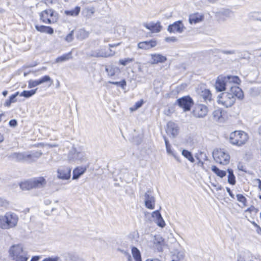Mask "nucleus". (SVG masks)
<instances>
[{
    "label": "nucleus",
    "mask_w": 261,
    "mask_h": 261,
    "mask_svg": "<svg viewBox=\"0 0 261 261\" xmlns=\"http://www.w3.org/2000/svg\"><path fill=\"white\" fill-rule=\"evenodd\" d=\"M157 45V41L154 39L140 42L138 44V47L143 50H148L155 47Z\"/></svg>",
    "instance_id": "2eb2a0df"
},
{
    "label": "nucleus",
    "mask_w": 261,
    "mask_h": 261,
    "mask_svg": "<svg viewBox=\"0 0 261 261\" xmlns=\"http://www.w3.org/2000/svg\"><path fill=\"white\" fill-rule=\"evenodd\" d=\"M166 132L171 134L173 136L178 135V130L176 124L172 122H169L167 124Z\"/></svg>",
    "instance_id": "4be33fe9"
},
{
    "label": "nucleus",
    "mask_w": 261,
    "mask_h": 261,
    "mask_svg": "<svg viewBox=\"0 0 261 261\" xmlns=\"http://www.w3.org/2000/svg\"><path fill=\"white\" fill-rule=\"evenodd\" d=\"M177 101L178 102H179V99H178L177 100Z\"/></svg>",
    "instance_id": "0e129e2a"
},
{
    "label": "nucleus",
    "mask_w": 261,
    "mask_h": 261,
    "mask_svg": "<svg viewBox=\"0 0 261 261\" xmlns=\"http://www.w3.org/2000/svg\"><path fill=\"white\" fill-rule=\"evenodd\" d=\"M145 206L149 209L153 210L155 207V199L153 196H150L149 194L146 193L145 194Z\"/></svg>",
    "instance_id": "412c9836"
},
{
    "label": "nucleus",
    "mask_w": 261,
    "mask_h": 261,
    "mask_svg": "<svg viewBox=\"0 0 261 261\" xmlns=\"http://www.w3.org/2000/svg\"><path fill=\"white\" fill-rule=\"evenodd\" d=\"M181 153L182 155L191 163H194L195 162V159L190 151L186 149H184L182 151Z\"/></svg>",
    "instance_id": "c9c22d12"
},
{
    "label": "nucleus",
    "mask_w": 261,
    "mask_h": 261,
    "mask_svg": "<svg viewBox=\"0 0 261 261\" xmlns=\"http://www.w3.org/2000/svg\"><path fill=\"white\" fill-rule=\"evenodd\" d=\"M212 171L218 176L220 178H223L226 175V172L224 170L220 169L215 165H213L211 168Z\"/></svg>",
    "instance_id": "cd10ccee"
},
{
    "label": "nucleus",
    "mask_w": 261,
    "mask_h": 261,
    "mask_svg": "<svg viewBox=\"0 0 261 261\" xmlns=\"http://www.w3.org/2000/svg\"><path fill=\"white\" fill-rule=\"evenodd\" d=\"M4 140V136L2 134H0V143L3 142Z\"/></svg>",
    "instance_id": "4d7b16f0"
},
{
    "label": "nucleus",
    "mask_w": 261,
    "mask_h": 261,
    "mask_svg": "<svg viewBox=\"0 0 261 261\" xmlns=\"http://www.w3.org/2000/svg\"><path fill=\"white\" fill-rule=\"evenodd\" d=\"M172 261H178V260H172Z\"/></svg>",
    "instance_id": "69168bd1"
},
{
    "label": "nucleus",
    "mask_w": 261,
    "mask_h": 261,
    "mask_svg": "<svg viewBox=\"0 0 261 261\" xmlns=\"http://www.w3.org/2000/svg\"><path fill=\"white\" fill-rule=\"evenodd\" d=\"M87 11L88 13L93 14L94 13V9L93 8H88L87 9Z\"/></svg>",
    "instance_id": "864d4df0"
},
{
    "label": "nucleus",
    "mask_w": 261,
    "mask_h": 261,
    "mask_svg": "<svg viewBox=\"0 0 261 261\" xmlns=\"http://www.w3.org/2000/svg\"><path fill=\"white\" fill-rule=\"evenodd\" d=\"M9 124L11 125V126H15L17 124V121L14 120V119H13V120H11L10 121H9Z\"/></svg>",
    "instance_id": "09e8293b"
},
{
    "label": "nucleus",
    "mask_w": 261,
    "mask_h": 261,
    "mask_svg": "<svg viewBox=\"0 0 261 261\" xmlns=\"http://www.w3.org/2000/svg\"><path fill=\"white\" fill-rule=\"evenodd\" d=\"M40 258L39 256H34L32 257L30 261H39Z\"/></svg>",
    "instance_id": "3c124183"
},
{
    "label": "nucleus",
    "mask_w": 261,
    "mask_h": 261,
    "mask_svg": "<svg viewBox=\"0 0 261 261\" xmlns=\"http://www.w3.org/2000/svg\"><path fill=\"white\" fill-rule=\"evenodd\" d=\"M35 28L37 31L41 33H45L50 35L54 33V29L50 26L44 25H36Z\"/></svg>",
    "instance_id": "393cba45"
},
{
    "label": "nucleus",
    "mask_w": 261,
    "mask_h": 261,
    "mask_svg": "<svg viewBox=\"0 0 261 261\" xmlns=\"http://www.w3.org/2000/svg\"><path fill=\"white\" fill-rule=\"evenodd\" d=\"M37 90V88L31 90H24L20 94V96L25 98H29L34 95L36 93Z\"/></svg>",
    "instance_id": "72a5a7b5"
},
{
    "label": "nucleus",
    "mask_w": 261,
    "mask_h": 261,
    "mask_svg": "<svg viewBox=\"0 0 261 261\" xmlns=\"http://www.w3.org/2000/svg\"><path fill=\"white\" fill-rule=\"evenodd\" d=\"M109 83L113 85L119 86L121 87L122 89H124V88L126 86V82L124 79L121 80L120 82H109Z\"/></svg>",
    "instance_id": "a19ab883"
},
{
    "label": "nucleus",
    "mask_w": 261,
    "mask_h": 261,
    "mask_svg": "<svg viewBox=\"0 0 261 261\" xmlns=\"http://www.w3.org/2000/svg\"><path fill=\"white\" fill-rule=\"evenodd\" d=\"M208 112V107L203 104H196L192 111L193 115L196 118H203Z\"/></svg>",
    "instance_id": "6e6552de"
},
{
    "label": "nucleus",
    "mask_w": 261,
    "mask_h": 261,
    "mask_svg": "<svg viewBox=\"0 0 261 261\" xmlns=\"http://www.w3.org/2000/svg\"><path fill=\"white\" fill-rule=\"evenodd\" d=\"M258 197H259V199H260V200H261V195H259V196H258Z\"/></svg>",
    "instance_id": "680f3d73"
},
{
    "label": "nucleus",
    "mask_w": 261,
    "mask_h": 261,
    "mask_svg": "<svg viewBox=\"0 0 261 261\" xmlns=\"http://www.w3.org/2000/svg\"><path fill=\"white\" fill-rule=\"evenodd\" d=\"M106 70L109 76L112 77L115 75V68L112 67L109 68H106Z\"/></svg>",
    "instance_id": "37998d69"
},
{
    "label": "nucleus",
    "mask_w": 261,
    "mask_h": 261,
    "mask_svg": "<svg viewBox=\"0 0 261 261\" xmlns=\"http://www.w3.org/2000/svg\"><path fill=\"white\" fill-rule=\"evenodd\" d=\"M45 82L49 83L48 86H50L53 84V80L49 75H45L38 80H29L28 81V87L29 88H32Z\"/></svg>",
    "instance_id": "1a4fd4ad"
},
{
    "label": "nucleus",
    "mask_w": 261,
    "mask_h": 261,
    "mask_svg": "<svg viewBox=\"0 0 261 261\" xmlns=\"http://www.w3.org/2000/svg\"><path fill=\"white\" fill-rule=\"evenodd\" d=\"M227 171L228 173V183L231 185H235L236 182V180L235 176L233 174V170L230 168H228V169H227Z\"/></svg>",
    "instance_id": "2f4dec72"
},
{
    "label": "nucleus",
    "mask_w": 261,
    "mask_h": 261,
    "mask_svg": "<svg viewBox=\"0 0 261 261\" xmlns=\"http://www.w3.org/2000/svg\"><path fill=\"white\" fill-rule=\"evenodd\" d=\"M134 61L133 58H127L121 59L119 60L118 64L120 65L125 66Z\"/></svg>",
    "instance_id": "e433bc0d"
},
{
    "label": "nucleus",
    "mask_w": 261,
    "mask_h": 261,
    "mask_svg": "<svg viewBox=\"0 0 261 261\" xmlns=\"http://www.w3.org/2000/svg\"><path fill=\"white\" fill-rule=\"evenodd\" d=\"M213 115L215 120H219L221 119L224 118L225 115V112L222 108H218L214 111Z\"/></svg>",
    "instance_id": "a878e982"
},
{
    "label": "nucleus",
    "mask_w": 261,
    "mask_h": 261,
    "mask_svg": "<svg viewBox=\"0 0 261 261\" xmlns=\"http://www.w3.org/2000/svg\"><path fill=\"white\" fill-rule=\"evenodd\" d=\"M204 16L198 12L191 14L189 16V22L191 24H196L203 20Z\"/></svg>",
    "instance_id": "6ab92c4d"
},
{
    "label": "nucleus",
    "mask_w": 261,
    "mask_h": 261,
    "mask_svg": "<svg viewBox=\"0 0 261 261\" xmlns=\"http://www.w3.org/2000/svg\"><path fill=\"white\" fill-rule=\"evenodd\" d=\"M74 31H71L65 37V40L67 42H71L73 40Z\"/></svg>",
    "instance_id": "79ce46f5"
},
{
    "label": "nucleus",
    "mask_w": 261,
    "mask_h": 261,
    "mask_svg": "<svg viewBox=\"0 0 261 261\" xmlns=\"http://www.w3.org/2000/svg\"><path fill=\"white\" fill-rule=\"evenodd\" d=\"M194 105V101L189 95L180 98V108L184 112L190 111Z\"/></svg>",
    "instance_id": "9d476101"
},
{
    "label": "nucleus",
    "mask_w": 261,
    "mask_h": 261,
    "mask_svg": "<svg viewBox=\"0 0 261 261\" xmlns=\"http://www.w3.org/2000/svg\"><path fill=\"white\" fill-rule=\"evenodd\" d=\"M42 261H61V259L58 256L49 257L45 258Z\"/></svg>",
    "instance_id": "c03bdc74"
},
{
    "label": "nucleus",
    "mask_w": 261,
    "mask_h": 261,
    "mask_svg": "<svg viewBox=\"0 0 261 261\" xmlns=\"http://www.w3.org/2000/svg\"><path fill=\"white\" fill-rule=\"evenodd\" d=\"M252 223H253L254 225H256V224L255 222H253Z\"/></svg>",
    "instance_id": "e2e57ef3"
},
{
    "label": "nucleus",
    "mask_w": 261,
    "mask_h": 261,
    "mask_svg": "<svg viewBox=\"0 0 261 261\" xmlns=\"http://www.w3.org/2000/svg\"><path fill=\"white\" fill-rule=\"evenodd\" d=\"M40 20L45 24H54L58 22L59 14L56 10L48 8L39 13Z\"/></svg>",
    "instance_id": "39448f33"
},
{
    "label": "nucleus",
    "mask_w": 261,
    "mask_h": 261,
    "mask_svg": "<svg viewBox=\"0 0 261 261\" xmlns=\"http://www.w3.org/2000/svg\"><path fill=\"white\" fill-rule=\"evenodd\" d=\"M80 7L76 6L73 10H65L64 12V14L68 16L75 17L80 14Z\"/></svg>",
    "instance_id": "c85d7f7f"
},
{
    "label": "nucleus",
    "mask_w": 261,
    "mask_h": 261,
    "mask_svg": "<svg viewBox=\"0 0 261 261\" xmlns=\"http://www.w3.org/2000/svg\"><path fill=\"white\" fill-rule=\"evenodd\" d=\"M132 253L135 261H142L141 253L137 247L132 248Z\"/></svg>",
    "instance_id": "7c9ffc66"
},
{
    "label": "nucleus",
    "mask_w": 261,
    "mask_h": 261,
    "mask_svg": "<svg viewBox=\"0 0 261 261\" xmlns=\"http://www.w3.org/2000/svg\"><path fill=\"white\" fill-rule=\"evenodd\" d=\"M12 158L16 162H24L33 160V156L31 154H25L24 153L15 152L12 154Z\"/></svg>",
    "instance_id": "ddd939ff"
},
{
    "label": "nucleus",
    "mask_w": 261,
    "mask_h": 261,
    "mask_svg": "<svg viewBox=\"0 0 261 261\" xmlns=\"http://www.w3.org/2000/svg\"><path fill=\"white\" fill-rule=\"evenodd\" d=\"M8 94V91H6V90H5L3 92V95L4 96H6Z\"/></svg>",
    "instance_id": "13d9d810"
},
{
    "label": "nucleus",
    "mask_w": 261,
    "mask_h": 261,
    "mask_svg": "<svg viewBox=\"0 0 261 261\" xmlns=\"http://www.w3.org/2000/svg\"><path fill=\"white\" fill-rule=\"evenodd\" d=\"M4 115V114H0V122L2 121V117Z\"/></svg>",
    "instance_id": "bf43d9fd"
},
{
    "label": "nucleus",
    "mask_w": 261,
    "mask_h": 261,
    "mask_svg": "<svg viewBox=\"0 0 261 261\" xmlns=\"http://www.w3.org/2000/svg\"><path fill=\"white\" fill-rule=\"evenodd\" d=\"M121 43L109 44L108 46L100 47L97 51L92 53L89 56L95 58H108L115 54V51L112 48L119 46Z\"/></svg>",
    "instance_id": "0eeeda50"
},
{
    "label": "nucleus",
    "mask_w": 261,
    "mask_h": 261,
    "mask_svg": "<svg viewBox=\"0 0 261 261\" xmlns=\"http://www.w3.org/2000/svg\"><path fill=\"white\" fill-rule=\"evenodd\" d=\"M72 59V51H70L68 53L64 54L57 57L55 61L56 63H61Z\"/></svg>",
    "instance_id": "5701e85b"
},
{
    "label": "nucleus",
    "mask_w": 261,
    "mask_h": 261,
    "mask_svg": "<svg viewBox=\"0 0 261 261\" xmlns=\"http://www.w3.org/2000/svg\"><path fill=\"white\" fill-rule=\"evenodd\" d=\"M213 157L215 162L220 165H226L229 163L230 156L224 148H216L213 152Z\"/></svg>",
    "instance_id": "423d86ee"
},
{
    "label": "nucleus",
    "mask_w": 261,
    "mask_h": 261,
    "mask_svg": "<svg viewBox=\"0 0 261 261\" xmlns=\"http://www.w3.org/2000/svg\"><path fill=\"white\" fill-rule=\"evenodd\" d=\"M128 260L132 261V258H131V256L130 255H128Z\"/></svg>",
    "instance_id": "052dcab7"
},
{
    "label": "nucleus",
    "mask_w": 261,
    "mask_h": 261,
    "mask_svg": "<svg viewBox=\"0 0 261 261\" xmlns=\"http://www.w3.org/2000/svg\"><path fill=\"white\" fill-rule=\"evenodd\" d=\"M229 142L233 146L241 147L245 146L249 141L248 134L242 130L231 132L229 136Z\"/></svg>",
    "instance_id": "f03ea898"
},
{
    "label": "nucleus",
    "mask_w": 261,
    "mask_h": 261,
    "mask_svg": "<svg viewBox=\"0 0 261 261\" xmlns=\"http://www.w3.org/2000/svg\"><path fill=\"white\" fill-rule=\"evenodd\" d=\"M226 190L227 191V192L228 193L229 196L231 197V198H234V195L233 194L232 191H231V190L229 188H226Z\"/></svg>",
    "instance_id": "603ef678"
},
{
    "label": "nucleus",
    "mask_w": 261,
    "mask_h": 261,
    "mask_svg": "<svg viewBox=\"0 0 261 261\" xmlns=\"http://www.w3.org/2000/svg\"><path fill=\"white\" fill-rule=\"evenodd\" d=\"M152 216L153 218H155L156 220L162 217L159 211L158 210L154 211L152 213Z\"/></svg>",
    "instance_id": "49530a36"
},
{
    "label": "nucleus",
    "mask_w": 261,
    "mask_h": 261,
    "mask_svg": "<svg viewBox=\"0 0 261 261\" xmlns=\"http://www.w3.org/2000/svg\"><path fill=\"white\" fill-rule=\"evenodd\" d=\"M9 254L14 261H28L29 259L28 253L21 244L12 245L9 248Z\"/></svg>",
    "instance_id": "20e7f679"
},
{
    "label": "nucleus",
    "mask_w": 261,
    "mask_h": 261,
    "mask_svg": "<svg viewBox=\"0 0 261 261\" xmlns=\"http://www.w3.org/2000/svg\"><path fill=\"white\" fill-rule=\"evenodd\" d=\"M256 181L258 184V188L261 191V180L259 179H256Z\"/></svg>",
    "instance_id": "5fc2aeb1"
},
{
    "label": "nucleus",
    "mask_w": 261,
    "mask_h": 261,
    "mask_svg": "<svg viewBox=\"0 0 261 261\" xmlns=\"http://www.w3.org/2000/svg\"><path fill=\"white\" fill-rule=\"evenodd\" d=\"M201 96L205 101H210L212 99V95L208 89H204L201 91Z\"/></svg>",
    "instance_id": "f704fd0d"
},
{
    "label": "nucleus",
    "mask_w": 261,
    "mask_h": 261,
    "mask_svg": "<svg viewBox=\"0 0 261 261\" xmlns=\"http://www.w3.org/2000/svg\"><path fill=\"white\" fill-rule=\"evenodd\" d=\"M243 97L242 90L238 86H232L229 92H223L219 96L218 102L226 108H230L234 104L236 98L242 99Z\"/></svg>",
    "instance_id": "f257e3e1"
},
{
    "label": "nucleus",
    "mask_w": 261,
    "mask_h": 261,
    "mask_svg": "<svg viewBox=\"0 0 261 261\" xmlns=\"http://www.w3.org/2000/svg\"><path fill=\"white\" fill-rule=\"evenodd\" d=\"M19 186L22 190H30L34 189L32 179L21 181L19 183Z\"/></svg>",
    "instance_id": "bb28decb"
},
{
    "label": "nucleus",
    "mask_w": 261,
    "mask_h": 261,
    "mask_svg": "<svg viewBox=\"0 0 261 261\" xmlns=\"http://www.w3.org/2000/svg\"><path fill=\"white\" fill-rule=\"evenodd\" d=\"M158 225L162 227H163L165 225V221H164L163 218L161 217L159 219H156Z\"/></svg>",
    "instance_id": "a18cd8bd"
},
{
    "label": "nucleus",
    "mask_w": 261,
    "mask_h": 261,
    "mask_svg": "<svg viewBox=\"0 0 261 261\" xmlns=\"http://www.w3.org/2000/svg\"><path fill=\"white\" fill-rule=\"evenodd\" d=\"M168 31L170 33H175L179 31V21H176L168 26Z\"/></svg>",
    "instance_id": "473e14b6"
},
{
    "label": "nucleus",
    "mask_w": 261,
    "mask_h": 261,
    "mask_svg": "<svg viewBox=\"0 0 261 261\" xmlns=\"http://www.w3.org/2000/svg\"><path fill=\"white\" fill-rule=\"evenodd\" d=\"M236 197L237 200L241 203L243 206L245 207L247 205V199L243 194H237Z\"/></svg>",
    "instance_id": "58836bf2"
},
{
    "label": "nucleus",
    "mask_w": 261,
    "mask_h": 261,
    "mask_svg": "<svg viewBox=\"0 0 261 261\" xmlns=\"http://www.w3.org/2000/svg\"><path fill=\"white\" fill-rule=\"evenodd\" d=\"M227 81L229 83L239 85L241 83V80L238 76L228 75L226 76Z\"/></svg>",
    "instance_id": "4c0bfd02"
},
{
    "label": "nucleus",
    "mask_w": 261,
    "mask_h": 261,
    "mask_svg": "<svg viewBox=\"0 0 261 261\" xmlns=\"http://www.w3.org/2000/svg\"><path fill=\"white\" fill-rule=\"evenodd\" d=\"M71 169L68 167L64 166L59 168L58 171V177L63 180L69 179L71 177Z\"/></svg>",
    "instance_id": "4468645a"
},
{
    "label": "nucleus",
    "mask_w": 261,
    "mask_h": 261,
    "mask_svg": "<svg viewBox=\"0 0 261 261\" xmlns=\"http://www.w3.org/2000/svg\"><path fill=\"white\" fill-rule=\"evenodd\" d=\"M150 56V64H158L160 63H165L167 59L166 56H164L160 54H152Z\"/></svg>",
    "instance_id": "f3484780"
},
{
    "label": "nucleus",
    "mask_w": 261,
    "mask_h": 261,
    "mask_svg": "<svg viewBox=\"0 0 261 261\" xmlns=\"http://www.w3.org/2000/svg\"><path fill=\"white\" fill-rule=\"evenodd\" d=\"M258 210L254 205H250L248 208L244 211L245 217L249 220V218L253 219L256 215Z\"/></svg>",
    "instance_id": "a211bd4d"
},
{
    "label": "nucleus",
    "mask_w": 261,
    "mask_h": 261,
    "mask_svg": "<svg viewBox=\"0 0 261 261\" xmlns=\"http://www.w3.org/2000/svg\"><path fill=\"white\" fill-rule=\"evenodd\" d=\"M260 57H261V53H260Z\"/></svg>",
    "instance_id": "338daca9"
},
{
    "label": "nucleus",
    "mask_w": 261,
    "mask_h": 261,
    "mask_svg": "<svg viewBox=\"0 0 261 261\" xmlns=\"http://www.w3.org/2000/svg\"><path fill=\"white\" fill-rule=\"evenodd\" d=\"M144 103V101L143 99H141L139 101H138L137 102H136V103L133 107L129 108L130 111L131 112L136 111L137 109L141 107Z\"/></svg>",
    "instance_id": "ea45409f"
},
{
    "label": "nucleus",
    "mask_w": 261,
    "mask_h": 261,
    "mask_svg": "<svg viewBox=\"0 0 261 261\" xmlns=\"http://www.w3.org/2000/svg\"><path fill=\"white\" fill-rule=\"evenodd\" d=\"M19 92H16L14 94L11 95L9 99L6 100L4 106L7 107H9L12 103H14L17 101L16 97L18 95Z\"/></svg>",
    "instance_id": "c756f323"
},
{
    "label": "nucleus",
    "mask_w": 261,
    "mask_h": 261,
    "mask_svg": "<svg viewBox=\"0 0 261 261\" xmlns=\"http://www.w3.org/2000/svg\"><path fill=\"white\" fill-rule=\"evenodd\" d=\"M227 77L226 76L219 75L217 77L215 87L218 92L224 91L226 90Z\"/></svg>",
    "instance_id": "f8f14e48"
},
{
    "label": "nucleus",
    "mask_w": 261,
    "mask_h": 261,
    "mask_svg": "<svg viewBox=\"0 0 261 261\" xmlns=\"http://www.w3.org/2000/svg\"><path fill=\"white\" fill-rule=\"evenodd\" d=\"M34 189L43 187L46 184V181L43 177H38L32 179Z\"/></svg>",
    "instance_id": "aec40b11"
},
{
    "label": "nucleus",
    "mask_w": 261,
    "mask_h": 261,
    "mask_svg": "<svg viewBox=\"0 0 261 261\" xmlns=\"http://www.w3.org/2000/svg\"><path fill=\"white\" fill-rule=\"evenodd\" d=\"M144 26L152 33H157L160 32L162 29V26L160 21L156 22H151L148 23H145Z\"/></svg>",
    "instance_id": "dca6fc26"
},
{
    "label": "nucleus",
    "mask_w": 261,
    "mask_h": 261,
    "mask_svg": "<svg viewBox=\"0 0 261 261\" xmlns=\"http://www.w3.org/2000/svg\"><path fill=\"white\" fill-rule=\"evenodd\" d=\"M165 144H166V149H167V152L169 153H171V154L174 155L171 150L170 145L168 141L166 139L165 140Z\"/></svg>",
    "instance_id": "de8ad7c7"
},
{
    "label": "nucleus",
    "mask_w": 261,
    "mask_h": 261,
    "mask_svg": "<svg viewBox=\"0 0 261 261\" xmlns=\"http://www.w3.org/2000/svg\"><path fill=\"white\" fill-rule=\"evenodd\" d=\"M146 261H162L160 259L158 258H151V259H147L146 260Z\"/></svg>",
    "instance_id": "6e6d98bb"
},
{
    "label": "nucleus",
    "mask_w": 261,
    "mask_h": 261,
    "mask_svg": "<svg viewBox=\"0 0 261 261\" xmlns=\"http://www.w3.org/2000/svg\"><path fill=\"white\" fill-rule=\"evenodd\" d=\"M86 170L87 168L85 166L76 167L73 169L72 179H75L78 178L86 172Z\"/></svg>",
    "instance_id": "b1692460"
},
{
    "label": "nucleus",
    "mask_w": 261,
    "mask_h": 261,
    "mask_svg": "<svg viewBox=\"0 0 261 261\" xmlns=\"http://www.w3.org/2000/svg\"><path fill=\"white\" fill-rule=\"evenodd\" d=\"M166 245L164 239L162 237H155L153 241L151 248L155 251L162 252L163 251Z\"/></svg>",
    "instance_id": "9b49d317"
},
{
    "label": "nucleus",
    "mask_w": 261,
    "mask_h": 261,
    "mask_svg": "<svg viewBox=\"0 0 261 261\" xmlns=\"http://www.w3.org/2000/svg\"><path fill=\"white\" fill-rule=\"evenodd\" d=\"M19 221V217L14 213L7 212L4 216L0 215V228L9 229L15 227Z\"/></svg>",
    "instance_id": "7ed1b4c3"
},
{
    "label": "nucleus",
    "mask_w": 261,
    "mask_h": 261,
    "mask_svg": "<svg viewBox=\"0 0 261 261\" xmlns=\"http://www.w3.org/2000/svg\"><path fill=\"white\" fill-rule=\"evenodd\" d=\"M175 40H176V38L175 37H168V38H166V41L167 42H171V41L174 42Z\"/></svg>",
    "instance_id": "8fccbe9b"
}]
</instances>
